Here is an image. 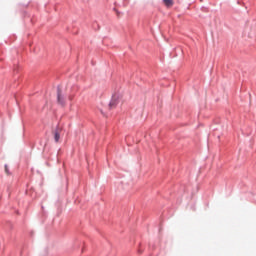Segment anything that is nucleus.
<instances>
[{
  "mask_svg": "<svg viewBox=\"0 0 256 256\" xmlns=\"http://www.w3.org/2000/svg\"><path fill=\"white\" fill-rule=\"evenodd\" d=\"M118 104H119V95H114L112 97V100L109 103V107L110 109H113L114 107H117Z\"/></svg>",
  "mask_w": 256,
  "mask_h": 256,
  "instance_id": "obj_1",
  "label": "nucleus"
},
{
  "mask_svg": "<svg viewBox=\"0 0 256 256\" xmlns=\"http://www.w3.org/2000/svg\"><path fill=\"white\" fill-rule=\"evenodd\" d=\"M61 139V128H57L54 131V140L56 143H59V140Z\"/></svg>",
  "mask_w": 256,
  "mask_h": 256,
  "instance_id": "obj_2",
  "label": "nucleus"
},
{
  "mask_svg": "<svg viewBox=\"0 0 256 256\" xmlns=\"http://www.w3.org/2000/svg\"><path fill=\"white\" fill-rule=\"evenodd\" d=\"M57 101L60 105H65V98H63L60 89H58Z\"/></svg>",
  "mask_w": 256,
  "mask_h": 256,
  "instance_id": "obj_3",
  "label": "nucleus"
},
{
  "mask_svg": "<svg viewBox=\"0 0 256 256\" xmlns=\"http://www.w3.org/2000/svg\"><path fill=\"white\" fill-rule=\"evenodd\" d=\"M164 5H166V7H173L174 2L173 0H163Z\"/></svg>",
  "mask_w": 256,
  "mask_h": 256,
  "instance_id": "obj_4",
  "label": "nucleus"
},
{
  "mask_svg": "<svg viewBox=\"0 0 256 256\" xmlns=\"http://www.w3.org/2000/svg\"><path fill=\"white\" fill-rule=\"evenodd\" d=\"M5 173H6V175H10V173H9V167H8L7 165H5Z\"/></svg>",
  "mask_w": 256,
  "mask_h": 256,
  "instance_id": "obj_5",
  "label": "nucleus"
}]
</instances>
